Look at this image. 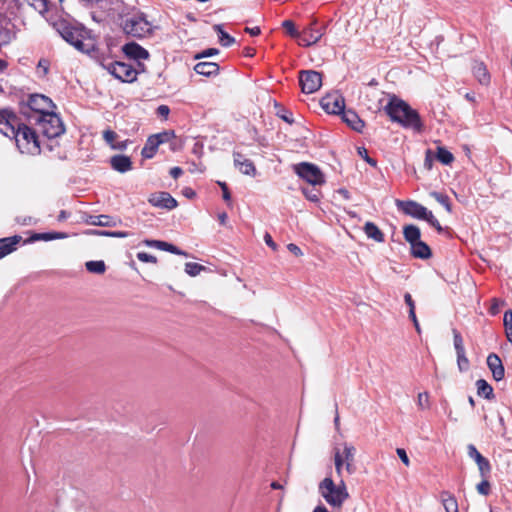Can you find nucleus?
<instances>
[{
  "instance_id": "nucleus-27",
  "label": "nucleus",
  "mask_w": 512,
  "mask_h": 512,
  "mask_svg": "<svg viewBox=\"0 0 512 512\" xmlns=\"http://www.w3.org/2000/svg\"><path fill=\"white\" fill-rule=\"evenodd\" d=\"M441 501L446 512H458L457 500L451 493L443 491Z\"/></svg>"
},
{
  "instance_id": "nucleus-55",
  "label": "nucleus",
  "mask_w": 512,
  "mask_h": 512,
  "mask_svg": "<svg viewBox=\"0 0 512 512\" xmlns=\"http://www.w3.org/2000/svg\"><path fill=\"white\" fill-rule=\"evenodd\" d=\"M404 300H405V303L409 306V316H413L414 317L415 304H414V301L412 299V296L409 293H406L404 295Z\"/></svg>"
},
{
  "instance_id": "nucleus-40",
  "label": "nucleus",
  "mask_w": 512,
  "mask_h": 512,
  "mask_svg": "<svg viewBox=\"0 0 512 512\" xmlns=\"http://www.w3.org/2000/svg\"><path fill=\"white\" fill-rule=\"evenodd\" d=\"M282 26L292 38L298 39L300 32L295 28V24L292 20H285Z\"/></svg>"
},
{
  "instance_id": "nucleus-54",
  "label": "nucleus",
  "mask_w": 512,
  "mask_h": 512,
  "mask_svg": "<svg viewBox=\"0 0 512 512\" xmlns=\"http://www.w3.org/2000/svg\"><path fill=\"white\" fill-rule=\"evenodd\" d=\"M219 53V50L216 48H209L204 50L203 52L197 54L195 56V59L205 58V57H211L213 55H217Z\"/></svg>"
},
{
  "instance_id": "nucleus-2",
  "label": "nucleus",
  "mask_w": 512,
  "mask_h": 512,
  "mask_svg": "<svg viewBox=\"0 0 512 512\" xmlns=\"http://www.w3.org/2000/svg\"><path fill=\"white\" fill-rule=\"evenodd\" d=\"M387 115L393 122L399 123L407 129L420 133L423 130V124L416 110L404 100L393 95L384 108Z\"/></svg>"
},
{
  "instance_id": "nucleus-25",
  "label": "nucleus",
  "mask_w": 512,
  "mask_h": 512,
  "mask_svg": "<svg viewBox=\"0 0 512 512\" xmlns=\"http://www.w3.org/2000/svg\"><path fill=\"white\" fill-rule=\"evenodd\" d=\"M85 222L89 225L111 227L114 226L112 218L109 215H89Z\"/></svg>"
},
{
  "instance_id": "nucleus-21",
  "label": "nucleus",
  "mask_w": 512,
  "mask_h": 512,
  "mask_svg": "<svg viewBox=\"0 0 512 512\" xmlns=\"http://www.w3.org/2000/svg\"><path fill=\"white\" fill-rule=\"evenodd\" d=\"M194 71L206 77L215 76L219 73V65L215 62L203 61L194 66Z\"/></svg>"
},
{
  "instance_id": "nucleus-45",
  "label": "nucleus",
  "mask_w": 512,
  "mask_h": 512,
  "mask_svg": "<svg viewBox=\"0 0 512 512\" xmlns=\"http://www.w3.org/2000/svg\"><path fill=\"white\" fill-rule=\"evenodd\" d=\"M453 336H454V347H455L456 353L464 352L465 348H464L463 339H462L460 333L456 330H453Z\"/></svg>"
},
{
  "instance_id": "nucleus-23",
  "label": "nucleus",
  "mask_w": 512,
  "mask_h": 512,
  "mask_svg": "<svg viewBox=\"0 0 512 512\" xmlns=\"http://www.w3.org/2000/svg\"><path fill=\"white\" fill-rule=\"evenodd\" d=\"M355 455H356V448L350 444L345 442L344 443V458L346 460V466L345 469L349 474H353L355 472Z\"/></svg>"
},
{
  "instance_id": "nucleus-56",
  "label": "nucleus",
  "mask_w": 512,
  "mask_h": 512,
  "mask_svg": "<svg viewBox=\"0 0 512 512\" xmlns=\"http://www.w3.org/2000/svg\"><path fill=\"white\" fill-rule=\"evenodd\" d=\"M396 453L399 456V458L401 459V461L403 462V464L408 467L410 465V460L408 458V455H407L405 449L397 448Z\"/></svg>"
},
{
  "instance_id": "nucleus-37",
  "label": "nucleus",
  "mask_w": 512,
  "mask_h": 512,
  "mask_svg": "<svg viewBox=\"0 0 512 512\" xmlns=\"http://www.w3.org/2000/svg\"><path fill=\"white\" fill-rule=\"evenodd\" d=\"M206 268L198 263L187 262L185 264V272L191 276L195 277L200 274V272L204 271Z\"/></svg>"
},
{
  "instance_id": "nucleus-61",
  "label": "nucleus",
  "mask_w": 512,
  "mask_h": 512,
  "mask_svg": "<svg viewBox=\"0 0 512 512\" xmlns=\"http://www.w3.org/2000/svg\"><path fill=\"white\" fill-rule=\"evenodd\" d=\"M264 241L265 243L270 247L272 248L273 250H276L277 249V245L276 243L273 241L271 235L269 233H265L264 235Z\"/></svg>"
},
{
  "instance_id": "nucleus-34",
  "label": "nucleus",
  "mask_w": 512,
  "mask_h": 512,
  "mask_svg": "<svg viewBox=\"0 0 512 512\" xmlns=\"http://www.w3.org/2000/svg\"><path fill=\"white\" fill-rule=\"evenodd\" d=\"M85 267L90 273L95 274H103L106 270V265L102 260L88 261L85 263Z\"/></svg>"
},
{
  "instance_id": "nucleus-15",
  "label": "nucleus",
  "mask_w": 512,
  "mask_h": 512,
  "mask_svg": "<svg viewBox=\"0 0 512 512\" xmlns=\"http://www.w3.org/2000/svg\"><path fill=\"white\" fill-rule=\"evenodd\" d=\"M396 206L405 214L410 215L417 219H424L427 216V208L415 201L396 200Z\"/></svg>"
},
{
  "instance_id": "nucleus-19",
  "label": "nucleus",
  "mask_w": 512,
  "mask_h": 512,
  "mask_svg": "<svg viewBox=\"0 0 512 512\" xmlns=\"http://www.w3.org/2000/svg\"><path fill=\"white\" fill-rule=\"evenodd\" d=\"M425 160H454V156L445 147L435 145V148L426 149Z\"/></svg>"
},
{
  "instance_id": "nucleus-12",
  "label": "nucleus",
  "mask_w": 512,
  "mask_h": 512,
  "mask_svg": "<svg viewBox=\"0 0 512 512\" xmlns=\"http://www.w3.org/2000/svg\"><path fill=\"white\" fill-rule=\"evenodd\" d=\"M320 105L329 114H340L345 108V100L340 93L332 92L322 97Z\"/></svg>"
},
{
  "instance_id": "nucleus-59",
  "label": "nucleus",
  "mask_w": 512,
  "mask_h": 512,
  "mask_svg": "<svg viewBox=\"0 0 512 512\" xmlns=\"http://www.w3.org/2000/svg\"><path fill=\"white\" fill-rule=\"evenodd\" d=\"M357 153L362 160H373L369 155L365 147H357Z\"/></svg>"
},
{
  "instance_id": "nucleus-44",
  "label": "nucleus",
  "mask_w": 512,
  "mask_h": 512,
  "mask_svg": "<svg viewBox=\"0 0 512 512\" xmlns=\"http://www.w3.org/2000/svg\"><path fill=\"white\" fill-rule=\"evenodd\" d=\"M161 250L168 251V252L176 254V255L187 256L186 252L181 251L175 245L167 243V242H164V241H162Z\"/></svg>"
},
{
  "instance_id": "nucleus-32",
  "label": "nucleus",
  "mask_w": 512,
  "mask_h": 512,
  "mask_svg": "<svg viewBox=\"0 0 512 512\" xmlns=\"http://www.w3.org/2000/svg\"><path fill=\"white\" fill-rule=\"evenodd\" d=\"M477 393L486 399H490L493 395V388L485 380L479 379L476 381Z\"/></svg>"
},
{
  "instance_id": "nucleus-62",
  "label": "nucleus",
  "mask_w": 512,
  "mask_h": 512,
  "mask_svg": "<svg viewBox=\"0 0 512 512\" xmlns=\"http://www.w3.org/2000/svg\"><path fill=\"white\" fill-rule=\"evenodd\" d=\"M143 243L149 247H156L158 249H161L162 245V241L159 240H145Z\"/></svg>"
},
{
  "instance_id": "nucleus-63",
  "label": "nucleus",
  "mask_w": 512,
  "mask_h": 512,
  "mask_svg": "<svg viewBox=\"0 0 512 512\" xmlns=\"http://www.w3.org/2000/svg\"><path fill=\"white\" fill-rule=\"evenodd\" d=\"M245 32L249 33L251 36H258L261 33L259 27H253V28L246 27Z\"/></svg>"
},
{
  "instance_id": "nucleus-16",
  "label": "nucleus",
  "mask_w": 512,
  "mask_h": 512,
  "mask_svg": "<svg viewBox=\"0 0 512 512\" xmlns=\"http://www.w3.org/2000/svg\"><path fill=\"white\" fill-rule=\"evenodd\" d=\"M487 365L492 372V376L496 381L504 378L505 370L501 359L495 353H491L487 357Z\"/></svg>"
},
{
  "instance_id": "nucleus-38",
  "label": "nucleus",
  "mask_w": 512,
  "mask_h": 512,
  "mask_svg": "<svg viewBox=\"0 0 512 512\" xmlns=\"http://www.w3.org/2000/svg\"><path fill=\"white\" fill-rule=\"evenodd\" d=\"M15 37L14 32H12L8 28H4L0 26V45L9 44L13 38Z\"/></svg>"
},
{
  "instance_id": "nucleus-36",
  "label": "nucleus",
  "mask_w": 512,
  "mask_h": 512,
  "mask_svg": "<svg viewBox=\"0 0 512 512\" xmlns=\"http://www.w3.org/2000/svg\"><path fill=\"white\" fill-rule=\"evenodd\" d=\"M474 74L478 78V80L481 84L489 83V80H490L489 74L487 72L486 67L482 63L477 64L474 67Z\"/></svg>"
},
{
  "instance_id": "nucleus-51",
  "label": "nucleus",
  "mask_w": 512,
  "mask_h": 512,
  "mask_svg": "<svg viewBox=\"0 0 512 512\" xmlns=\"http://www.w3.org/2000/svg\"><path fill=\"white\" fill-rule=\"evenodd\" d=\"M423 220H426L431 226L435 227L438 231L442 230L439 221L434 217L431 211L428 210L427 216Z\"/></svg>"
},
{
  "instance_id": "nucleus-39",
  "label": "nucleus",
  "mask_w": 512,
  "mask_h": 512,
  "mask_svg": "<svg viewBox=\"0 0 512 512\" xmlns=\"http://www.w3.org/2000/svg\"><path fill=\"white\" fill-rule=\"evenodd\" d=\"M431 197H433L438 203H440L441 205H443L445 207V209L448 211V212H451V206H450V202H449V198L448 196L444 195V194H441V193H438V192H431L430 193Z\"/></svg>"
},
{
  "instance_id": "nucleus-48",
  "label": "nucleus",
  "mask_w": 512,
  "mask_h": 512,
  "mask_svg": "<svg viewBox=\"0 0 512 512\" xmlns=\"http://www.w3.org/2000/svg\"><path fill=\"white\" fill-rule=\"evenodd\" d=\"M457 354V364H458V367L461 371L463 370H466L468 368V359L467 357L465 356V351L464 352H458L456 353Z\"/></svg>"
},
{
  "instance_id": "nucleus-60",
  "label": "nucleus",
  "mask_w": 512,
  "mask_h": 512,
  "mask_svg": "<svg viewBox=\"0 0 512 512\" xmlns=\"http://www.w3.org/2000/svg\"><path fill=\"white\" fill-rule=\"evenodd\" d=\"M504 325L505 329L512 327V311H506L504 313Z\"/></svg>"
},
{
  "instance_id": "nucleus-4",
  "label": "nucleus",
  "mask_w": 512,
  "mask_h": 512,
  "mask_svg": "<svg viewBox=\"0 0 512 512\" xmlns=\"http://www.w3.org/2000/svg\"><path fill=\"white\" fill-rule=\"evenodd\" d=\"M318 490L332 508L340 509L349 498V493L343 479L336 484L331 477H325L319 483Z\"/></svg>"
},
{
  "instance_id": "nucleus-41",
  "label": "nucleus",
  "mask_w": 512,
  "mask_h": 512,
  "mask_svg": "<svg viewBox=\"0 0 512 512\" xmlns=\"http://www.w3.org/2000/svg\"><path fill=\"white\" fill-rule=\"evenodd\" d=\"M477 466H478L480 475L483 478H486L491 471V465H490L489 461L485 457H483L480 461L477 462Z\"/></svg>"
},
{
  "instance_id": "nucleus-9",
  "label": "nucleus",
  "mask_w": 512,
  "mask_h": 512,
  "mask_svg": "<svg viewBox=\"0 0 512 512\" xmlns=\"http://www.w3.org/2000/svg\"><path fill=\"white\" fill-rule=\"evenodd\" d=\"M123 31L132 37L143 38L151 32V25L143 15H133L124 20Z\"/></svg>"
},
{
  "instance_id": "nucleus-53",
  "label": "nucleus",
  "mask_w": 512,
  "mask_h": 512,
  "mask_svg": "<svg viewBox=\"0 0 512 512\" xmlns=\"http://www.w3.org/2000/svg\"><path fill=\"white\" fill-rule=\"evenodd\" d=\"M277 115L282 119L284 120L285 122L291 124L294 122V119H293V114L291 111L289 110H281V111H278L277 112Z\"/></svg>"
},
{
  "instance_id": "nucleus-11",
  "label": "nucleus",
  "mask_w": 512,
  "mask_h": 512,
  "mask_svg": "<svg viewBox=\"0 0 512 512\" xmlns=\"http://www.w3.org/2000/svg\"><path fill=\"white\" fill-rule=\"evenodd\" d=\"M27 107L42 116L56 108L53 101L43 94H31L27 100Z\"/></svg>"
},
{
  "instance_id": "nucleus-47",
  "label": "nucleus",
  "mask_w": 512,
  "mask_h": 512,
  "mask_svg": "<svg viewBox=\"0 0 512 512\" xmlns=\"http://www.w3.org/2000/svg\"><path fill=\"white\" fill-rule=\"evenodd\" d=\"M477 491L479 494L481 495H488L490 493V483L488 480H486V478L483 479V481H481L477 487H476Z\"/></svg>"
},
{
  "instance_id": "nucleus-3",
  "label": "nucleus",
  "mask_w": 512,
  "mask_h": 512,
  "mask_svg": "<svg viewBox=\"0 0 512 512\" xmlns=\"http://www.w3.org/2000/svg\"><path fill=\"white\" fill-rule=\"evenodd\" d=\"M55 30L69 44L83 53H90L94 49L91 39H86V30L83 27L61 19L54 23Z\"/></svg>"
},
{
  "instance_id": "nucleus-13",
  "label": "nucleus",
  "mask_w": 512,
  "mask_h": 512,
  "mask_svg": "<svg viewBox=\"0 0 512 512\" xmlns=\"http://www.w3.org/2000/svg\"><path fill=\"white\" fill-rule=\"evenodd\" d=\"M148 202L156 208L173 210L178 202L168 192H154L148 197Z\"/></svg>"
},
{
  "instance_id": "nucleus-24",
  "label": "nucleus",
  "mask_w": 512,
  "mask_h": 512,
  "mask_svg": "<svg viewBox=\"0 0 512 512\" xmlns=\"http://www.w3.org/2000/svg\"><path fill=\"white\" fill-rule=\"evenodd\" d=\"M411 253L415 258L428 259L431 256L429 246L421 239L411 245Z\"/></svg>"
},
{
  "instance_id": "nucleus-35",
  "label": "nucleus",
  "mask_w": 512,
  "mask_h": 512,
  "mask_svg": "<svg viewBox=\"0 0 512 512\" xmlns=\"http://www.w3.org/2000/svg\"><path fill=\"white\" fill-rule=\"evenodd\" d=\"M317 186H313L312 188L303 187L301 188V192L305 196V198L311 202H319L321 192Z\"/></svg>"
},
{
  "instance_id": "nucleus-5",
  "label": "nucleus",
  "mask_w": 512,
  "mask_h": 512,
  "mask_svg": "<svg viewBox=\"0 0 512 512\" xmlns=\"http://www.w3.org/2000/svg\"><path fill=\"white\" fill-rule=\"evenodd\" d=\"M164 146H168L172 151L180 148V140L173 130H166L149 136L145 146L142 148L141 154L144 158H153L158 149L164 150Z\"/></svg>"
},
{
  "instance_id": "nucleus-14",
  "label": "nucleus",
  "mask_w": 512,
  "mask_h": 512,
  "mask_svg": "<svg viewBox=\"0 0 512 512\" xmlns=\"http://www.w3.org/2000/svg\"><path fill=\"white\" fill-rule=\"evenodd\" d=\"M315 25L316 21H313L308 27L304 28L300 32V36L298 37L299 45L309 47L316 44L321 39L324 32L321 29H317Z\"/></svg>"
},
{
  "instance_id": "nucleus-50",
  "label": "nucleus",
  "mask_w": 512,
  "mask_h": 512,
  "mask_svg": "<svg viewBox=\"0 0 512 512\" xmlns=\"http://www.w3.org/2000/svg\"><path fill=\"white\" fill-rule=\"evenodd\" d=\"M137 259L144 263H156L157 262V259L155 256L150 255L146 252H138Z\"/></svg>"
},
{
  "instance_id": "nucleus-30",
  "label": "nucleus",
  "mask_w": 512,
  "mask_h": 512,
  "mask_svg": "<svg viewBox=\"0 0 512 512\" xmlns=\"http://www.w3.org/2000/svg\"><path fill=\"white\" fill-rule=\"evenodd\" d=\"M344 447V444L342 445ZM334 465L338 476L342 475L343 468L346 466L344 458V449L341 451L339 447L334 448Z\"/></svg>"
},
{
  "instance_id": "nucleus-31",
  "label": "nucleus",
  "mask_w": 512,
  "mask_h": 512,
  "mask_svg": "<svg viewBox=\"0 0 512 512\" xmlns=\"http://www.w3.org/2000/svg\"><path fill=\"white\" fill-rule=\"evenodd\" d=\"M235 168L242 174L255 177L257 175V170L254 166L253 162H234Z\"/></svg>"
},
{
  "instance_id": "nucleus-46",
  "label": "nucleus",
  "mask_w": 512,
  "mask_h": 512,
  "mask_svg": "<svg viewBox=\"0 0 512 512\" xmlns=\"http://www.w3.org/2000/svg\"><path fill=\"white\" fill-rule=\"evenodd\" d=\"M467 453H468V456L471 459H473L476 463L483 458V456L480 454V452L477 450V448L473 444H469L467 446Z\"/></svg>"
},
{
  "instance_id": "nucleus-29",
  "label": "nucleus",
  "mask_w": 512,
  "mask_h": 512,
  "mask_svg": "<svg viewBox=\"0 0 512 512\" xmlns=\"http://www.w3.org/2000/svg\"><path fill=\"white\" fill-rule=\"evenodd\" d=\"M405 240L411 245L420 240V229L415 225H407L403 229Z\"/></svg>"
},
{
  "instance_id": "nucleus-22",
  "label": "nucleus",
  "mask_w": 512,
  "mask_h": 512,
  "mask_svg": "<svg viewBox=\"0 0 512 512\" xmlns=\"http://www.w3.org/2000/svg\"><path fill=\"white\" fill-rule=\"evenodd\" d=\"M21 239V236L18 235L0 239V258H3L13 252Z\"/></svg>"
},
{
  "instance_id": "nucleus-57",
  "label": "nucleus",
  "mask_w": 512,
  "mask_h": 512,
  "mask_svg": "<svg viewBox=\"0 0 512 512\" xmlns=\"http://www.w3.org/2000/svg\"><path fill=\"white\" fill-rule=\"evenodd\" d=\"M170 113V108L167 106V105H160L157 110H156V114L159 116V117H163V118H167V116L169 115Z\"/></svg>"
},
{
  "instance_id": "nucleus-26",
  "label": "nucleus",
  "mask_w": 512,
  "mask_h": 512,
  "mask_svg": "<svg viewBox=\"0 0 512 512\" xmlns=\"http://www.w3.org/2000/svg\"><path fill=\"white\" fill-rule=\"evenodd\" d=\"M364 232L368 238L373 239L376 242L381 243L385 240L384 234L373 222H366Z\"/></svg>"
},
{
  "instance_id": "nucleus-33",
  "label": "nucleus",
  "mask_w": 512,
  "mask_h": 512,
  "mask_svg": "<svg viewBox=\"0 0 512 512\" xmlns=\"http://www.w3.org/2000/svg\"><path fill=\"white\" fill-rule=\"evenodd\" d=\"M420 165L418 167H415V166H407L405 168V170L408 172V173H413L415 174L418 178L420 177L419 174H423L425 172H428L432 169V164L433 162H419Z\"/></svg>"
},
{
  "instance_id": "nucleus-6",
  "label": "nucleus",
  "mask_w": 512,
  "mask_h": 512,
  "mask_svg": "<svg viewBox=\"0 0 512 512\" xmlns=\"http://www.w3.org/2000/svg\"><path fill=\"white\" fill-rule=\"evenodd\" d=\"M100 64L112 76L122 82L132 83L137 79L138 71L131 64L110 59H103Z\"/></svg>"
},
{
  "instance_id": "nucleus-52",
  "label": "nucleus",
  "mask_w": 512,
  "mask_h": 512,
  "mask_svg": "<svg viewBox=\"0 0 512 512\" xmlns=\"http://www.w3.org/2000/svg\"><path fill=\"white\" fill-rule=\"evenodd\" d=\"M218 185L222 190L223 199L228 203V205H231V194L229 192L227 184L225 182L218 181Z\"/></svg>"
},
{
  "instance_id": "nucleus-43",
  "label": "nucleus",
  "mask_w": 512,
  "mask_h": 512,
  "mask_svg": "<svg viewBox=\"0 0 512 512\" xmlns=\"http://www.w3.org/2000/svg\"><path fill=\"white\" fill-rule=\"evenodd\" d=\"M112 168L119 173H126L132 169V162H111Z\"/></svg>"
},
{
  "instance_id": "nucleus-42",
  "label": "nucleus",
  "mask_w": 512,
  "mask_h": 512,
  "mask_svg": "<svg viewBox=\"0 0 512 512\" xmlns=\"http://www.w3.org/2000/svg\"><path fill=\"white\" fill-rule=\"evenodd\" d=\"M417 405L419 409L425 410L428 409L430 406L429 402V394L427 392L419 393L417 396Z\"/></svg>"
},
{
  "instance_id": "nucleus-10",
  "label": "nucleus",
  "mask_w": 512,
  "mask_h": 512,
  "mask_svg": "<svg viewBox=\"0 0 512 512\" xmlns=\"http://www.w3.org/2000/svg\"><path fill=\"white\" fill-rule=\"evenodd\" d=\"M299 83L303 93H314L322 85V75L314 70H302L299 73Z\"/></svg>"
},
{
  "instance_id": "nucleus-64",
  "label": "nucleus",
  "mask_w": 512,
  "mask_h": 512,
  "mask_svg": "<svg viewBox=\"0 0 512 512\" xmlns=\"http://www.w3.org/2000/svg\"><path fill=\"white\" fill-rule=\"evenodd\" d=\"M183 173L182 169L179 168V167H174L170 170V175L174 178V179H177L181 174Z\"/></svg>"
},
{
  "instance_id": "nucleus-58",
  "label": "nucleus",
  "mask_w": 512,
  "mask_h": 512,
  "mask_svg": "<svg viewBox=\"0 0 512 512\" xmlns=\"http://www.w3.org/2000/svg\"><path fill=\"white\" fill-rule=\"evenodd\" d=\"M287 249L292 253L294 254L295 256L297 257H300L303 255L301 249L296 245V244H293V243H290L287 245Z\"/></svg>"
},
{
  "instance_id": "nucleus-1",
  "label": "nucleus",
  "mask_w": 512,
  "mask_h": 512,
  "mask_svg": "<svg viewBox=\"0 0 512 512\" xmlns=\"http://www.w3.org/2000/svg\"><path fill=\"white\" fill-rule=\"evenodd\" d=\"M0 133L14 140L21 153L36 155L40 153V141L34 129L26 125L11 110H0Z\"/></svg>"
},
{
  "instance_id": "nucleus-17",
  "label": "nucleus",
  "mask_w": 512,
  "mask_h": 512,
  "mask_svg": "<svg viewBox=\"0 0 512 512\" xmlns=\"http://www.w3.org/2000/svg\"><path fill=\"white\" fill-rule=\"evenodd\" d=\"M122 50L130 59L141 60L149 57L148 51L135 42L125 44Z\"/></svg>"
},
{
  "instance_id": "nucleus-18",
  "label": "nucleus",
  "mask_w": 512,
  "mask_h": 512,
  "mask_svg": "<svg viewBox=\"0 0 512 512\" xmlns=\"http://www.w3.org/2000/svg\"><path fill=\"white\" fill-rule=\"evenodd\" d=\"M105 142L114 150H124L128 144L127 139H120V136L113 130L107 129L103 132Z\"/></svg>"
},
{
  "instance_id": "nucleus-20",
  "label": "nucleus",
  "mask_w": 512,
  "mask_h": 512,
  "mask_svg": "<svg viewBox=\"0 0 512 512\" xmlns=\"http://www.w3.org/2000/svg\"><path fill=\"white\" fill-rule=\"evenodd\" d=\"M342 114V120L347 123L353 130L361 132L364 127V122L360 119L356 112L353 110H345L340 113Z\"/></svg>"
},
{
  "instance_id": "nucleus-49",
  "label": "nucleus",
  "mask_w": 512,
  "mask_h": 512,
  "mask_svg": "<svg viewBox=\"0 0 512 512\" xmlns=\"http://www.w3.org/2000/svg\"><path fill=\"white\" fill-rule=\"evenodd\" d=\"M94 234L105 235V236H110V237H117V238H125V237L128 236V233L124 232V231H113V232H109V231H94Z\"/></svg>"
},
{
  "instance_id": "nucleus-28",
  "label": "nucleus",
  "mask_w": 512,
  "mask_h": 512,
  "mask_svg": "<svg viewBox=\"0 0 512 512\" xmlns=\"http://www.w3.org/2000/svg\"><path fill=\"white\" fill-rule=\"evenodd\" d=\"M214 31L217 33L219 42L223 47H230L235 43V38L230 36L223 30L221 24H216L213 26Z\"/></svg>"
},
{
  "instance_id": "nucleus-8",
  "label": "nucleus",
  "mask_w": 512,
  "mask_h": 512,
  "mask_svg": "<svg viewBox=\"0 0 512 512\" xmlns=\"http://www.w3.org/2000/svg\"><path fill=\"white\" fill-rule=\"evenodd\" d=\"M292 168L299 178L312 186H321L326 182L324 173L311 162H300Z\"/></svg>"
},
{
  "instance_id": "nucleus-7",
  "label": "nucleus",
  "mask_w": 512,
  "mask_h": 512,
  "mask_svg": "<svg viewBox=\"0 0 512 512\" xmlns=\"http://www.w3.org/2000/svg\"><path fill=\"white\" fill-rule=\"evenodd\" d=\"M36 122L44 136L56 138L65 132L64 124L58 114L53 110L36 118Z\"/></svg>"
}]
</instances>
